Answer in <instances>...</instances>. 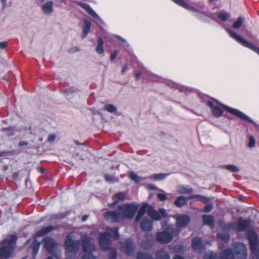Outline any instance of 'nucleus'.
<instances>
[{"label":"nucleus","instance_id":"79ce46f5","mask_svg":"<svg viewBox=\"0 0 259 259\" xmlns=\"http://www.w3.org/2000/svg\"><path fill=\"white\" fill-rule=\"evenodd\" d=\"M110 251L109 255V259H116L117 253L116 250L113 248H110Z\"/></svg>","mask_w":259,"mask_h":259},{"label":"nucleus","instance_id":"49530a36","mask_svg":"<svg viewBox=\"0 0 259 259\" xmlns=\"http://www.w3.org/2000/svg\"><path fill=\"white\" fill-rule=\"evenodd\" d=\"M157 198L159 200L164 201L167 199V196L166 194L163 193H158L157 194Z\"/></svg>","mask_w":259,"mask_h":259},{"label":"nucleus","instance_id":"680f3d73","mask_svg":"<svg viewBox=\"0 0 259 259\" xmlns=\"http://www.w3.org/2000/svg\"><path fill=\"white\" fill-rule=\"evenodd\" d=\"M117 202V201L114 200L113 202H112L111 203L109 204V206L111 207H114Z\"/></svg>","mask_w":259,"mask_h":259},{"label":"nucleus","instance_id":"f704fd0d","mask_svg":"<svg viewBox=\"0 0 259 259\" xmlns=\"http://www.w3.org/2000/svg\"><path fill=\"white\" fill-rule=\"evenodd\" d=\"M110 234L111 235V236L114 237L115 240H117L119 239V235L118 234V228L115 227L112 229H109Z\"/></svg>","mask_w":259,"mask_h":259},{"label":"nucleus","instance_id":"f257e3e1","mask_svg":"<svg viewBox=\"0 0 259 259\" xmlns=\"http://www.w3.org/2000/svg\"><path fill=\"white\" fill-rule=\"evenodd\" d=\"M138 210L137 205L133 203H124L117 207V210L108 211L104 213L106 220L111 223H119L124 220H132Z\"/></svg>","mask_w":259,"mask_h":259},{"label":"nucleus","instance_id":"0e129e2a","mask_svg":"<svg viewBox=\"0 0 259 259\" xmlns=\"http://www.w3.org/2000/svg\"><path fill=\"white\" fill-rule=\"evenodd\" d=\"M88 218V216L87 215H84L82 217V221L84 222L87 220V218Z\"/></svg>","mask_w":259,"mask_h":259},{"label":"nucleus","instance_id":"5701e85b","mask_svg":"<svg viewBox=\"0 0 259 259\" xmlns=\"http://www.w3.org/2000/svg\"><path fill=\"white\" fill-rule=\"evenodd\" d=\"M84 27L82 30V38H85L88 34L89 33L91 27V22L88 20L87 19H84Z\"/></svg>","mask_w":259,"mask_h":259},{"label":"nucleus","instance_id":"b1692460","mask_svg":"<svg viewBox=\"0 0 259 259\" xmlns=\"http://www.w3.org/2000/svg\"><path fill=\"white\" fill-rule=\"evenodd\" d=\"M40 243L37 240H34L32 242L30 247L32 249V253L33 257H35L39 249Z\"/></svg>","mask_w":259,"mask_h":259},{"label":"nucleus","instance_id":"bf43d9fd","mask_svg":"<svg viewBox=\"0 0 259 259\" xmlns=\"http://www.w3.org/2000/svg\"><path fill=\"white\" fill-rule=\"evenodd\" d=\"M221 238L222 239H226V240H229L230 238L229 235H227L226 236H224L223 235H221Z\"/></svg>","mask_w":259,"mask_h":259},{"label":"nucleus","instance_id":"aec40b11","mask_svg":"<svg viewBox=\"0 0 259 259\" xmlns=\"http://www.w3.org/2000/svg\"><path fill=\"white\" fill-rule=\"evenodd\" d=\"M177 5L184 8L188 10L192 11L194 12H196V9L193 6L190 5L189 3H187L184 0H172Z\"/></svg>","mask_w":259,"mask_h":259},{"label":"nucleus","instance_id":"c9c22d12","mask_svg":"<svg viewBox=\"0 0 259 259\" xmlns=\"http://www.w3.org/2000/svg\"><path fill=\"white\" fill-rule=\"evenodd\" d=\"M229 14L226 12H221L218 13V17L222 21H226L229 18Z\"/></svg>","mask_w":259,"mask_h":259},{"label":"nucleus","instance_id":"4be33fe9","mask_svg":"<svg viewBox=\"0 0 259 259\" xmlns=\"http://www.w3.org/2000/svg\"><path fill=\"white\" fill-rule=\"evenodd\" d=\"M104 41L101 36L98 37L97 45L96 48V52L100 55H104Z\"/></svg>","mask_w":259,"mask_h":259},{"label":"nucleus","instance_id":"1a4fd4ad","mask_svg":"<svg viewBox=\"0 0 259 259\" xmlns=\"http://www.w3.org/2000/svg\"><path fill=\"white\" fill-rule=\"evenodd\" d=\"M120 248L122 252L130 256L134 253L135 244L132 240L127 239L124 242H120Z\"/></svg>","mask_w":259,"mask_h":259},{"label":"nucleus","instance_id":"7c9ffc66","mask_svg":"<svg viewBox=\"0 0 259 259\" xmlns=\"http://www.w3.org/2000/svg\"><path fill=\"white\" fill-rule=\"evenodd\" d=\"M203 259H218V254L213 251H209L205 253Z\"/></svg>","mask_w":259,"mask_h":259},{"label":"nucleus","instance_id":"0eeeda50","mask_svg":"<svg viewBox=\"0 0 259 259\" xmlns=\"http://www.w3.org/2000/svg\"><path fill=\"white\" fill-rule=\"evenodd\" d=\"M79 242L78 241L73 240L71 237L67 235L64 241V247L65 250L70 253L77 252L79 248Z\"/></svg>","mask_w":259,"mask_h":259},{"label":"nucleus","instance_id":"6ab92c4d","mask_svg":"<svg viewBox=\"0 0 259 259\" xmlns=\"http://www.w3.org/2000/svg\"><path fill=\"white\" fill-rule=\"evenodd\" d=\"M221 259H234L235 254L233 250L228 248L223 250L221 253Z\"/></svg>","mask_w":259,"mask_h":259},{"label":"nucleus","instance_id":"f3484780","mask_svg":"<svg viewBox=\"0 0 259 259\" xmlns=\"http://www.w3.org/2000/svg\"><path fill=\"white\" fill-rule=\"evenodd\" d=\"M56 229H57V227L52 225L42 227L40 230L35 232L34 237L44 236Z\"/></svg>","mask_w":259,"mask_h":259},{"label":"nucleus","instance_id":"20e7f679","mask_svg":"<svg viewBox=\"0 0 259 259\" xmlns=\"http://www.w3.org/2000/svg\"><path fill=\"white\" fill-rule=\"evenodd\" d=\"M247 237L252 253L256 259H259V248H257L259 239L256 232L253 229H249L247 231Z\"/></svg>","mask_w":259,"mask_h":259},{"label":"nucleus","instance_id":"423d86ee","mask_svg":"<svg viewBox=\"0 0 259 259\" xmlns=\"http://www.w3.org/2000/svg\"><path fill=\"white\" fill-rule=\"evenodd\" d=\"M111 235L109 232H103L99 236V244L101 250L107 251L110 249L111 240Z\"/></svg>","mask_w":259,"mask_h":259},{"label":"nucleus","instance_id":"a878e982","mask_svg":"<svg viewBox=\"0 0 259 259\" xmlns=\"http://www.w3.org/2000/svg\"><path fill=\"white\" fill-rule=\"evenodd\" d=\"M79 5L83 8L89 14L92 16L93 17H96L97 16L95 12L92 9L91 6L86 3H80Z\"/></svg>","mask_w":259,"mask_h":259},{"label":"nucleus","instance_id":"72a5a7b5","mask_svg":"<svg viewBox=\"0 0 259 259\" xmlns=\"http://www.w3.org/2000/svg\"><path fill=\"white\" fill-rule=\"evenodd\" d=\"M125 196L126 194L125 193L119 192L114 194V196H113V199H116V200L117 201V202L118 201H123L125 198Z\"/></svg>","mask_w":259,"mask_h":259},{"label":"nucleus","instance_id":"393cba45","mask_svg":"<svg viewBox=\"0 0 259 259\" xmlns=\"http://www.w3.org/2000/svg\"><path fill=\"white\" fill-rule=\"evenodd\" d=\"M156 259H170V256L168 252L164 249L158 250L156 253Z\"/></svg>","mask_w":259,"mask_h":259},{"label":"nucleus","instance_id":"473e14b6","mask_svg":"<svg viewBox=\"0 0 259 259\" xmlns=\"http://www.w3.org/2000/svg\"><path fill=\"white\" fill-rule=\"evenodd\" d=\"M82 249L84 252H88L90 250L91 244L89 239H85L82 241Z\"/></svg>","mask_w":259,"mask_h":259},{"label":"nucleus","instance_id":"603ef678","mask_svg":"<svg viewBox=\"0 0 259 259\" xmlns=\"http://www.w3.org/2000/svg\"><path fill=\"white\" fill-rule=\"evenodd\" d=\"M66 93H72L75 92V90L73 87H69L68 89L64 90Z\"/></svg>","mask_w":259,"mask_h":259},{"label":"nucleus","instance_id":"7ed1b4c3","mask_svg":"<svg viewBox=\"0 0 259 259\" xmlns=\"http://www.w3.org/2000/svg\"><path fill=\"white\" fill-rule=\"evenodd\" d=\"M180 230L173 227L172 225H168L164 230L156 234V240L162 244H166L170 242L174 235H178Z\"/></svg>","mask_w":259,"mask_h":259},{"label":"nucleus","instance_id":"e2e57ef3","mask_svg":"<svg viewBox=\"0 0 259 259\" xmlns=\"http://www.w3.org/2000/svg\"><path fill=\"white\" fill-rule=\"evenodd\" d=\"M174 259H184L183 257L181 256V255H176L174 257Z\"/></svg>","mask_w":259,"mask_h":259},{"label":"nucleus","instance_id":"a18cd8bd","mask_svg":"<svg viewBox=\"0 0 259 259\" xmlns=\"http://www.w3.org/2000/svg\"><path fill=\"white\" fill-rule=\"evenodd\" d=\"M227 168L232 172H237L239 170V168L236 166L232 164L228 165Z\"/></svg>","mask_w":259,"mask_h":259},{"label":"nucleus","instance_id":"58836bf2","mask_svg":"<svg viewBox=\"0 0 259 259\" xmlns=\"http://www.w3.org/2000/svg\"><path fill=\"white\" fill-rule=\"evenodd\" d=\"M243 19L241 17H239L237 21L233 24V27L235 29L239 28L242 25Z\"/></svg>","mask_w":259,"mask_h":259},{"label":"nucleus","instance_id":"774afa93","mask_svg":"<svg viewBox=\"0 0 259 259\" xmlns=\"http://www.w3.org/2000/svg\"><path fill=\"white\" fill-rule=\"evenodd\" d=\"M47 259H53V258L51 256H49Z\"/></svg>","mask_w":259,"mask_h":259},{"label":"nucleus","instance_id":"f03ea898","mask_svg":"<svg viewBox=\"0 0 259 259\" xmlns=\"http://www.w3.org/2000/svg\"><path fill=\"white\" fill-rule=\"evenodd\" d=\"M135 221L139 222L143 215L147 212L148 215L154 221H159L162 218H165L167 213L163 208L159 209V211L156 210L152 205L147 203L143 204L138 210Z\"/></svg>","mask_w":259,"mask_h":259},{"label":"nucleus","instance_id":"6e6d98bb","mask_svg":"<svg viewBox=\"0 0 259 259\" xmlns=\"http://www.w3.org/2000/svg\"><path fill=\"white\" fill-rule=\"evenodd\" d=\"M142 75V72L141 71H139L137 72L135 74V78L137 80H139V78Z\"/></svg>","mask_w":259,"mask_h":259},{"label":"nucleus","instance_id":"bb28decb","mask_svg":"<svg viewBox=\"0 0 259 259\" xmlns=\"http://www.w3.org/2000/svg\"><path fill=\"white\" fill-rule=\"evenodd\" d=\"M187 203V200L185 196H180L175 201L174 204L178 207H182Z\"/></svg>","mask_w":259,"mask_h":259},{"label":"nucleus","instance_id":"a19ab883","mask_svg":"<svg viewBox=\"0 0 259 259\" xmlns=\"http://www.w3.org/2000/svg\"><path fill=\"white\" fill-rule=\"evenodd\" d=\"M17 240V236L16 235H11L10 239L7 241V244H10L13 246Z\"/></svg>","mask_w":259,"mask_h":259},{"label":"nucleus","instance_id":"5fc2aeb1","mask_svg":"<svg viewBox=\"0 0 259 259\" xmlns=\"http://www.w3.org/2000/svg\"><path fill=\"white\" fill-rule=\"evenodd\" d=\"M28 143L27 142H25V141H20L18 145L20 147H22V146H27V145H28Z\"/></svg>","mask_w":259,"mask_h":259},{"label":"nucleus","instance_id":"c85d7f7f","mask_svg":"<svg viewBox=\"0 0 259 259\" xmlns=\"http://www.w3.org/2000/svg\"><path fill=\"white\" fill-rule=\"evenodd\" d=\"M198 199L203 203H206L209 201V199L207 197L200 195H191L188 197V199Z\"/></svg>","mask_w":259,"mask_h":259},{"label":"nucleus","instance_id":"69168bd1","mask_svg":"<svg viewBox=\"0 0 259 259\" xmlns=\"http://www.w3.org/2000/svg\"><path fill=\"white\" fill-rule=\"evenodd\" d=\"M1 2L3 3L4 7H5L6 5V0H1Z\"/></svg>","mask_w":259,"mask_h":259},{"label":"nucleus","instance_id":"412c9836","mask_svg":"<svg viewBox=\"0 0 259 259\" xmlns=\"http://www.w3.org/2000/svg\"><path fill=\"white\" fill-rule=\"evenodd\" d=\"M203 223L211 228L214 227L215 223L213 217L211 215L203 214L202 215Z\"/></svg>","mask_w":259,"mask_h":259},{"label":"nucleus","instance_id":"4468645a","mask_svg":"<svg viewBox=\"0 0 259 259\" xmlns=\"http://www.w3.org/2000/svg\"><path fill=\"white\" fill-rule=\"evenodd\" d=\"M251 226V221L249 220H244L242 218L238 219L236 230L238 232L246 231Z\"/></svg>","mask_w":259,"mask_h":259},{"label":"nucleus","instance_id":"13d9d810","mask_svg":"<svg viewBox=\"0 0 259 259\" xmlns=\"http://www.w3.org/2000/svg\"><path fill=\"white\" fill-rule=\"evenodd\" d=\"M72 52H76L79 51V49L77 47H75L74 48H72L70 51Z\"/></svg>","mask_w":259,"mask_h":259},{"label":"nucleus","instance_id":"ddd939ff","mask_svg":"<svg viewBox=\"0 0 259 259\" xmlns=\"http://www.w3.org/2000/svg\"><path fill=\"white\" fill-rule=\"evenodd\" d=\"M14 251V247L10 244L3 246L0 247V257L2 258H9Z\"/></svg>","mask_w":259,"mask_h":259},{"label":"nucleus","instance_id":"864d4df0","mask_svg":"<svg viewBox=\"0 0 259 259\" xmlns=\"http://www.w3.org/2000/svg\"><path fill=\"white\" fill-rule=\"evenodd\" d=\"M8 46L7 41L0 42V48L2 49L6 48Z\"/></svg>","mask_w":259,"mask_h":259},{"label":"nucleus","instance_id":"37998d69","mask_svg":"<svg viewBox=\"0 0 259 259\" xmlns=\"http://www.w3.org/2000/svg\"><path fill=\"white\" fill-rule=\"evenodd\" d=\"M130 178L132 180H133L134 181H135V182H136L137 183H140V181H141L140 177L138 175H137L136 174H135L134 172H132V173L130 174Z\"/></svg>","mask_w":259,"mask_h":259},{"label":"nucleus","instance_id":"09e8293b","mask_svg":"<svg viewBox=\"0 0 259 259\" xmlns=\"http://www.w3.org/2000/svg\"><path fill=\"white\" fill-rule=\"evenodd\" d=\"M81 259H96L92 253H89L83 255Z\"/></svg>","mask_w":259,"mask_h":259},{"label":"nucleus","instance_id":"4c0bfd02","mask_svg":"<svg viewBox=\"0 0 259 259\" xmlns=\"http://www.w3.org/2000/svg\"><path fill=\"white\" fill-rule=\"evenodd\" d=\"M137 259H153V258L149 254L139 252L137 254Z\"/></svg>","mask_w":259,"mask_h":259},{"label":"nucleus","instance_id":"ea45409f","mask_svg":"<svg viewBox=\"0 0 259 259\" xmlns=\"http://www.w3.org/2000/svg\"><path fill=\"white\" fill-rule=\"evenodd\" d=\"M168 174H157L153 176V178L156 180H162L166 178Z\"/></svg>","mask_w":259,"mask_h":259},{"label":"nucleus","instance_id":"3c124183","mask_svg":"<svg viewBox=\"0 0 259 259\" xmlns=\"http://www.w3.org/2000/svg\"><path fill=\"white\" fill-rule=\"evenodd\" d=\"M56 138V135L54 134H50L48 137V141L50 142H53Z\"/></svg>","mask_w":259,"mask_h":259},{"label":"nucleus","instance_id":"de8ad7c7","mask_svg":"<svg viewBox=\"0 0 259 259\" xmlns=\"http://www.w3.org/2000/svg\"><path fill=\"white\" fill-rule=\"evenodd\" d=\"M212 208L211 204H206L204 206L203 211L205 212H209L211 211Z\"/></svg>","mask_w":259,"mask_h":259},{"label":"nucleus","instance_id":"9b49d317","mask_svg":"<svg viewBox=\"0 0 259 259\" xmlns=\"http://www.w3.org/2000/svg\"><path fill=\"white\" fill-rule=\"evenodd\" d=\"M191 246L193 250L195 252H201L205 249V245L202 239L197 236L193 238Z\"/></svg>","mask_w":259,"mask_h":259},{"label":"nucleus","instance_id":"4d7b16f0","mask_svg":"<svg viewBox=\"0 0 259 259\" xmlns=\"http://www.w3.org/2000/svg\"><path fill=\"white\" fill-rule=\"evenodd\" d=\"M9 153V151H0V157L5 156Z\"/></svg>","mask_w":259,"mask_h":259},{"label":"nucleus","instance_id":"2f4dec72","mask_svg":"<svg viewBox=\"0 0 259 259\" xmlns=\"http://www.w3.org/2000/svg\"><path fill=\"white\" fill-rule=\"evenodd\" d=\"M179 192L183 194H190L193 192V189L191 187L180 186Z\"/></svg>","mask_w":259,"mask_h":259},{"label":"nucleus","instance_id":"052dcab7","mask_svg":"<svg viewBox=\"0 0 259 259\" xmlns=\"http://www.w3.org/2000/svg\"><path fill=\"white\" fill-rule=\"evenodd\" d=\"M127 68H128L127 65H125L122 69V73H123L124 72H125L127 70Z\"/></svg>","mask_w":259,"mask_h":259},{"label":"nucleus","instance_id":"8fccbe9b","mask_svg":"<svg viewBox=\"0 0 259 259\" xmlns=\"http://www.w3.org/2000/svg\"><path fill=\"white\" fill-rule=\"evenodd\" d=\"M118 53V52L117 50L113 51L110 55V60L111 61H113L116 58Z\"/></svg>","mask_w":259,"mask_h":259},{"label":"nucleus","instance_id":"9d476101","mask_svg":"<svg viewBox=\"0 0 259 259\" xmlns=\"http://www.w3.org/2000/svg\"><path fill=\"white\" fill-rule=\"evenodd\" d=\"M234 250L238 259H245L247 256V247L242 243H237L234 246Z\"/></svg>","mask_w":259,"mask_h":259},{"label":"nucleus","instance_id":"c03bdc74","mask_svg":"<svg viewBox=\"0 0 259 259\" xmlns=\"http://www.w3.org/2000/svg\"><path fill=\"white\" fill-rule=\"evenodd\" d=\"M255 140L253 136H250L249 138L248 147L250 148H253L255 147Z\"/></svg>","mask_w":259,"mask_h":259},{"label":"nucleus","instance_id":"2eb2a0df","mask_svg":"<svg viewBox=\"0 0 259 259\" xmlns=\"http://www.w3.org/2000/svg\"><path fill=\"white\" fill-rule=\"evenodd\" d=\"M206 104L210 108L211 113L214 117H220L223 115L224 110L219 107L215 106L212 102L208 101Z\"/></svg>","mask_w":259,"mask_h":259},{"label":"nucleus","instance_id":"6e6552de","mask_svg":"<svg viewBox=\"0 0 259 259\" xmlns=\"http://www.w3.org/2000/svg\"><path fill=\"white\" fill-rule=\"evenodd\" d=\"M221 105L226 111L236 116L238 118L250 123H253V120L250 117L240 110L222 104H221Z\"/></svg>","mask_w":259,"mask_h":259},{"label":"nucleus","instance_id":"f8f14e48","mask_svg":"<svg viewBox=\"0 0 259 259\" xmlns=\"http://www.w3.org/2000/svg\"><path fill=\"white\" fill-rule=\"evenodd\" d=\"M44 247L47 251L52 253L55 251L56 243L54 239L51 237H47L43 239Z\"/></svg>","mask_w":259,"mask_h":259},{"label":"nucleus","instance_id":"a211bd4d","mask_svg":"<svg viewBox=\"0 0 259 259\" xmlns=\"http://www.w3.org/2000/svg\"><path fill=\"white\" fill-rule=\"evenodd\" d=\"M153 225V222L148 219H144L140 222L141 229L145 231L151 230Z\"/></svg>","mask_w":259,"mask_h":259},{"label":"nucleus","instance_id":"338daca9","mask_svg":"<svg viewBox=\"0 0 259 259\" xmlns=\"http://www.w3.org/2000/svg\"><path fill=\"white\" fill-rule=\"evenodd\" d=\"M74 142L77 145H82L81 143H79L78 141H75Z\"/></svg>","mask_w":259,"mask_h":259},{"label":"nucleus","instance_id":"cd10ccee","mask_svg":"<svg viewBox=\"0 0 259 259\" xmlns=\"http://www.w3.org/2000/svg\"><path fill=\"white\" fill-rule=\"evenodd\" d=\"M53 3L49 1L45 4L42 6V10L46 14H50L53 11Z\"/></svg>","mask_w":259,"mask_h":259},{"label":"nucleus","instance_id":"dca6fc26","mask_svg":"<svg viewBox=\"0 0 259 259\" xmlns=\"http://www.w3.org/2000/svg\"><path fill=\"white\" fill-rule=\"evenodd\" d=\"M177 226L179 227H186L190 222V218L186 214H182L177 216Z\"/></svg>","mask_w":259,"mask_h":259},{"label":"nucleus","instance_id":"e433bc0d","mask_svg":"<svg viewBox=\"0 0 259 259\" xmlns=\"http://www.w3.org/2000/svg\"><path fill=\"white\" fill-rule=\"evenodd\" d=\"M104 109L109 113H114L116 112V108L112 104H106L104 107Z\"/></svg>","mask_w":259,"mask_h":259},{"label":"nucleus","instance_id":"39448f33","mask_svg":"<svg viewBox=\"0 0 259 259\" xmlns=\"http://www.w3.org/2000/svg\"><path fill=\"white\" fill-rule=\"evenodd\" d=\"M227 30L230 36L236 40L238 43L242 46L251 50L259 55V48L256 47L252 44L246 40L235 32L229 29H227Z\"/></svg>","mask_w":259,"mask_h":259},{"label":"nucleus","instance_id":"c756f323","mask_svg":"<svg viewBox=\"0 0 259 259\" xmlns=\"http://www.w3.org/2000/svg\"><path fill=\"white\" fill-rule=\"evenodd\" d=\"M2 131L6 132V135L8 137L14 136L17 131L15 127H5L3 128Z\"/></svg>","mask_w":259,"mask_h":259}]
</instances>
